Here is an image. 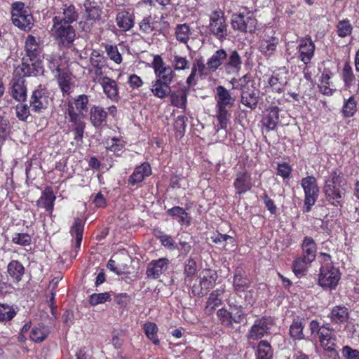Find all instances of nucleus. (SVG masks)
Segmentation results:
<instances>
[{
	"mask_svg": "<svg viewBox=\"0 0 359 359\" xmlns=\"http://www.w3.org/2000/svg\"><path fill=\"white\" fill-rule=\"evenodd\" d=\"M216 95V118L222 129H226L230 122V109L233 107L236 97L232 95L229 90L223 86H218L215 88Z\"/></svg>",
	"mask_w": 359,
	"mask_h": 359,
	"instance_id": "1",
	"label": "nucleus"
},
{
	"mask_svg": "<svg viewBox=\"0 0 359 359\" xmlns=\"http://www.w3.org/2000/svg\"><path fill=\"white\" fill-rule=\"evenodd\" d=\"M343 173L337 169L332 170L325 178L323 192L326 200L334 206L341 205L340 200L345 195Z\"/></svg>",
	"mask_w": 359,
	"mask_h": 359,
	"instance_id": "2",
	"label": "nucleus"
},
{
	"mask_svg": "<svg viewBox=\"0 0 359 359\" xmlns=\"http://www.w3.org/2000/svg\"><path fill=\"white\" fill-rule=\"evenodd\" d=\"M83 7L79 27L83 31L88 32L96 24L102 22L103 8L101 4L95 0H85Z\"/></svg>",
	"mask_w": 359,
	"mask_h": 359,
	"instance_id": "3",
	"label": "nucleus"
},
{
	"mask_svg": "<svg viewBox=\"0 0 359 359\" xmlns=\"http://www.w3.org/2000/svg\"><path fill=\"white\" fill-rule=\"evenodd\" d=\"M217 316L223 327L233 329V323L241 324L246 320L247 314L243 306H235L231 310L223 307L217 311Z\"/></svg>",
	"mask_w": 359,
	"mask_h": 359,
	"instance_id": "4",
	"label": "nucleus"
},
{
	"mask_svg": "<svg viewBox=\"0 0 359 359\" xmlns=\"http://www.w3.org/2000/svg\"><path fill=\"white\" fill-rule=\"evenodd\" d=\"M208 29L220 42L224 41L228 36V25L226 22L224 13L221 10H216L210 15Z\"/></svg>",
	"mask_w": 359,
	"mask_h": 359,
	"instance_id": "5",
	"label": "nucleus"
},
{
	"mask_svg": "<svg viewBox=\"0 0 359 359\" xmlns=\"http://www.w3.org/2000/svg\"><path fill=\"white\" fill-rule=\"evenodd\" d=\"M341 278V273L338 268L330 263L323 264L318 275V284L325 290H334Z\"/></svg>",
	"mask_w": 359,
	"mask_h": 359,
	"instance_id": "6",
	"label": "nucleus"
},
{
	"mask_svg": "<svg viewBox=\"0 0 359 359\" xmlns=\"http://www.w3.org/2000/svg\"><path fill=\"white\" fill-rule=\"evenodd\" d=\"M301 186L304 192V211L309 212L318 199L320 191L319 187L316 177L313 175L303 177L301 181Z\"/></svg>",
	"mask_w": 359,
	"mask_h": 359,
	"instance_id": "7",
	"label": "nucleus"
},
{
	"mask_svg": "<svg viewBox=\"0 0 359 359\" xmlns=\"http://www.w3.org/2000/svg\"><path fill=\"white\" fill-rule=\"evenodd\" d=\"M273 324V320L269 317L257 318L246 333V339L248 341H257L263 338L269 334Z\"/></svg>",
	"mask_w": 359,
	"mask_h": 359,
	"instance_id": "8",
	"label": "nucleus"
},
{
	"mask_svg": "<svg viewBox=\"0 0 359 359\" xmlns=\"http://www.w3.org/2000/svg\"><path fill=\"white\" fill-rule=\"evenodd\" d=\"M152 67L156 77V80L170 86L173 81L175 73L170 66L165 64L161 55H154Z\"/></svg>",
	"mask_w": 359,
	"mask_h": 359,
	"instance_id": "9",
	"label": "nucleus"
},
{
	"mask_svg": "<svg viewBox=\"0 0 359 359\" xmlns=\"http://www.w3.org/2000/svg\"><path fill=\"white\" fill-rule=\"evenodd\" d=\"M257 21L250 13H239L232 16L231 25L234 30L253 33L257 29Z\"/></svg>",
	"mask_w": 359,
	"mask_h": 359,
	"instance_id": "10",
	"label": "nucleus"
},
{
	"mask_svg": "<svg viewBox=\"0 0 359 359\" xmlns=\"http://www.w3.org/2000/svg\"><path fill=\"white\" fill-rule=\"evenodd\" d=\"M217 278V273L208 270L203 273L200 278L199 284H194L191 287V293L194 296L202 297L205 296L208 292L214 287L215 281Z\"/></svg>",
	"mask_w": 359,
	"mask_h": 359,
	"instance_id": "11",
	"label": "nucleus"
},
{
	"mask_svg": "<svg viewBox=\"0 0 359 359\" xmlns=\"http://www.w3.org/2000/svg\"><path fill=\"white\" fill-rule=\"evenodd\" d=\"M55 36L63 44H71L75 38V31L70 24H65L60 20V16L53 18Z\"/></svg>",
	"mask_w": 359,
	"mask_h": 359,
	"instance_id": "12",
	"label": "nucleus"
},
{
	"mask_svg": "<svg viewBox=\"0 0 359 359\" xmlns=\"http://www.w3.org/2000/svg\"><path fill=\"white\" fill-rule=\"evenodd\" d=\"M42 61H30L29 59L22 57V63L19 65L15 74L22 78L28 76H37L43 72Z\"/></svg>",
	"mask_w": 359,
	"mask_h": 359,
	"instance_id": "13",
	"label": "nucleus"
},
{
	"mask_svg": "<svg viewBox=\"0 0 359 359\" xmlns=\"http://www.w3.org/2000/svg\"><path fill=\"white\" fill-rule=\"evenodd\" d=\"M48 104V96L46 90L40 85L32 93L29 107L32 111L40 114L47 109Z\"/></svg>",
	"mask_w": 359,
	"mask_h": 359,
	"instance_id": "14",
	"label": "nucleus"
},
{
	"mask_svg": "<svg viewBox=\"0 0 359 359\" xmlns=\"http://www.w3.org/2000/svg\"><path fill=\"white\" fill-rule=\"evenodd\" d=\"M25 56L24 57L30 61L43 62V46L36 41L34 36L29 34L25 39Z\"/></svg>",
	"mask_w": 359,
	"mask_h": 359,
	"instance_id": "15",
	"label": "nucleus"
},
{
	"mask_svg": "<svg viewBox=\"0 0 359 359\" xmlns=\"http://www.w3.org/2000/svg\"><path fill=\"white\" fill-rule=\"evenodd\" d=\"M10 85L9 93L11 97L19 102L26 101L27 87L25 79L21 76L14 74Z\"/></svg>",
	"mask_w": 359,
	"mask_h": 359,
	"instance_id": "16",
	"label": "nucleus"
},
{
	"mask_svg": "<svg viewBox=\"0 0 359 359\" xmlns=\"http://www.w3.org/2000/svg\"><path fill=\"white\" fill-rule=\"evenodd\" d=\"M251 174L247 170L238 172L235 175L233 187L236 194L243 195L252 188Z\"/></svg>",
	"mask_w": 359,
	"mask_h": 359,
	"instance_id": "17",
	"label": "nucleus"
},
{
	"mask_svg": "<svg viewBox=\"0 0 359 359\" xmlns=\"http://www.w3.org/2000/svg\"><path fill=\"white\" fill-rule=\"evenodd\" d=\"M299 59L305 65L310 63L314 56L315 44L311 37L300 39L298 45Z\"/></svg>",
	"mask_w": 359,
	"mask_h": 359,
	"instance_id": "18",
	"label": "nucleus"
},
{
	"mask_svg": "<svg viewBox=\"0 0 359 359\" xmlns=\"http://www.w3.org/2000/svg\"><path fill=\"white\" fill-rule=\"evenodd\" d=\"M170 262L167 258H159L148 264L146 275L151 279H157L167 270Z\"/></svg>",
	"mask_w": 359,
	"mask_h": 359,
	"instance_id": "19",
	"label": "nucleus"
},
{
	"mask_svg": "<svg viewBox=\"0 0 359 359\" xmlns=\"http://www.w3.org/2000/svg\"><path fill=\"white\" fill-rule=\"evenodd\" d=\"M242 67V59L236 50H232L227 54L224 63V69L226 74H238Z\"/></svg>",
	"mask_w": 359,
	"mask_h": 359,
	"instance_id": "20",
	"label": "nucleus"
},
{
	"mask_svg": "<svg viewBox=\"0 0 359 359\" xmlns=\"http://www.w3.org/2000/svg\"><path fill=\"white\" fill-rule=\"evenodd\" d=\"M97 82L102 86L103 91L107 97L113 100L117 101L119 99V90L117 82L108 77H100Z\"/></svg>",
	"mask_w": 359,
	"mask_h": 359,
	"instance_id": "21",
	"label": "nucleus"
},
{
	"mask_svg": "<svg viewBox=\"0 0 359 359\" xmlns=\"http://www.w3.org/2000/svg\"><path fill=\"white\" fill-rule=\"evenodd\" d=\"M302 255L300 257L308 262H313L316 257L317 245L313 238L305 236L301 244Z\"/></svg>",
	"mask_w": 359,
	"mask_h": 359,
	"instance_id": "22",
	"label": "nucleus"
},
{
	"mask_svg": "<svg viewBox=\"0 0 359 359\" xmlns=\"http://www.w3.org/2000/svg\"><path fill=\"white\" fill-rule=\"evenodd\" d=\"M349 317L350 313L348 309L343 305L334 306L328 314V318L333 324L347 323Z\"/></svg>",
	"mask_w": 359,
	"mask_h": 359,
	"instance_id": "23",
	"label": "nucleus"
},
{
	"mask_svg": "<svg viewBox=\"0 0 359 359\" xmlns=\"http://www.w3.org/2000/svg\"><path fill=\"white\" fill-rule=\"evenodd\" d=\"M279 122V108L271 107L266 110V114L262 119V123L266 131L269 132L275 130Z\"/></svg>",
	"mask_w": 359,
	"mask_h": 359,
	"instance_id": "24",
	"label": "nucleus"
},
{
	"mask_svg": "<svg viewBox=\"0 0 359 359\" xmlns=\"http://www.w3.org/2000/svg\"><path fill=\"white\" fill-rule=\"evenodd\" d=\"M151 174V169L148 163H143L137 166L131 175H130L128 182V184L134 186L142 182L146 177Z\"/></svg>",
	"mask_w": 359,
	"mask_h": 359,
	"instance_id": "25",
	"label": "nucleus"
},
{
	"mask_svg": "<svg viewBox=\"0 0 359 359\" xmlns=\"http://www.w3.org/2000/svg\"><path fill=\"white\" fill-rule=\"evenodd\" d=\"M55 198L56 197L52 188L47 187L42 192L41 197L36 201V206L38 208H45L46 210L51 215L53 210Z\"/></svg>",
	"mask_w": 359,
	"mask_h": 359,
	"instance_id": "26",
	"label": "nucleus"
},
{
	"mask_svg": "<svg viewBox=\"0 0 359 359\" xmlns=\"http://www.w3.org/2000/svg\"><path fill=\"white\" fill-rule=\"evenodd\" d=\"M227 53L223 49L217 50L207 60V70L210 72H216L222 65L224 67L225 60H226Z\"/></svg>",
	"mask_w": 359,
	"mask_h": 359,
	"instance_id": "27",
	"label": "nucleus"
},
{
	"mask_svg": "<svg viewBox=\"0 0 359 359\" xmlns=\"http://www.w3.org/2000/svg\"><path fill=\"white\" fill-rule=\"evenodd\" d=\"M189 88L184 86L179 91H170L169 94L172 104L180 109H185Z\"/></svg>",
	"mask_w": 359,
	"mask_h": 359,
	"instance_id": "28",
	"label": "nucleus"
},
{
	"mask_svg": "<svg viewBox=\"0 0 359 359\" xmlns=\"http://www.w3.org/2000/svg\"><path fill=\"white\" fill-rule=\"evenodd\" d=\"M89 115L92 125L95 128H98L106 121L107 111L100 106L93 105L90 109Z\"/></svg>",
	"mask_w": 359,
	"mask_h": 359,
	"instance_id": "29",
	"label": "nucleus"
},
{
	"mask_svg": "<svg viewBox=\"0 0 359 359\" xmlns=\"http://www.w3.org/2000/svg\"><path fill=\"white\" fill-rule=\"evenodd\" d=\"M13 24L24 31H29L33 23V17L28 12L12 15Z\"/></svg>",
	"mask_w": 359,
	"mask_h": 359,
	"instance_id": "30",
	"label": "nucleus"
},
{
	"mask_svg": "<svg viewBox=\"0 0 359 359\" xmlns=\"http://www.w3.org/2000/svg\"><path fill=\"white\" fill-rule=\"evenodd\" d=\"M252 348L255 351L256 359H273V350L268 341L261 340L256 346Z\"/></svg>",
	"mask_w": 359,
	"mask_h": 359,
	"instance_id": "31",
	"label": "nucleus"
},
{
	"mask_svg": "<svg viewBox=\"0 0 359 359\" xmlns=\"http://www.w3.org/2000/svg\"><path fill=\"white\" fill-rule=\"evenodd\" d=\"M319 341L321 346L328 352L336 353V337L329 328H326L325 332H320Z\"/></svg>",
	"mask_w": 359,
	"mask_h": 359,
	"instance_id": "32",
	"label": "nucleus"
},
{
	"mask_svg": "<svg viewBox=\"0 0 359 359\" xmlns=\"http://www.w3.org/2000/svg\"><path fill=\"white\" fill-rule=\"evenodd\" d=\"M258 102L259 95L255 90L248 88L241 93V102L247 107L255 109Z\"/></svg>",
	"mask_w": 359,
	"mask_h": 359,
	"instance_id": "33",
	"label": "nucleus"
},
{
	"mask_svg": "<svg viewBox=\"0 0 359 359\" xmlns=\"http://www.w3.org/2000/svg\"><path fill=\"white\" fill-rule=\"evenodd\" d=\"M117 26L124 32L130 30L134 25V17L128 11L119 12L116 17Z\"/></svg>",
	"mask_w": 359,
	"mask_h": 359,
	"instance_id": "34",
	"label": "nucleus"
},
{
	"mask_svg": "<svg viewBox=\"0 0 359 359\" xmlns=\"http://www.w3.org/2000/svg\"><path fill=\"white\" fill-rule=\"evenodd\" d=\"M7 272L13 281L18 283L25 274V267L18 260H12L7 266Z\"/></svg>",
	"mask_w": 359,
	"mask_h": 359,
	"instance_id": "35",
	"label": "nucleus"
},
{
	"mask_svg": "<svg viewBox=\"0 0 359 359\" xmlns=\"http://www.w3.org/2000/svg\"><path fill=\"white\" fill-rule=\"evenodd\" d=\"M250 283L241 270L236 271L233 277V286L236 293L245 291Z\"/></svg>",
	"mask_w": 359,
	"mask_h": 359,
	"instance_id": "36",
	"label": "nucleus"
},
{
	"mask_svg": "<svg viewBox=\"0 0 359 359\" xmlns=\"http://www.w3.org/2000/svg\"><path fill=\"white\" fill-rule=\"evenodd\" d=\"M89 97L87 95L82 94L76 97L72 102H69L68 104H72L74 111L76 113L84 114L88 109Z\"/></svg>",
	"mask_w": 359,
	"mask_h": 359,
	"instance_id": "37",
	"label": "nucleus"
},
{
	"mask_svg": "<svg viewBox=\"0 0 359 359\" xmlns=\"http://www.w3.org/2000/svg\"><path fill=\"white\" fill-rule=\"evenodd\" d=\"M84 222L80 218H76L71 228L70 233L75 238V248L79 249L83 239Z\"/></svg>",
	"mask_w": 359,
	"mask_h": 359,
	"instance_id": "38",
	"label": "nucleus"
},
{
	"mask_svg": "<svg viewBox=\"0 0 359 359\" xmlns=\"http://www.w3.org/2000/svg\"><path fill=\"white\" fill-rule=\"evenodd\" d=\"M311 263L312 262H308V261L303 257L298 256L292 262V271L297 277H303L306 275L309 266Z\"/></svg>",
	"mask_w": 359,
	"mask_h": 359,
	"instance_id": "39",
	"label": "nucleus"
},
{
	"mask_svg": "<svg viewBox=\"0 0 359 359\" xmlns=\"http://www.w3.org/2000/svg\"><path fill=\"white\" fill-rule=\"evenodd\" d=\"M176 39L182 43L187 44L191 35V28L189 25L178 24L175 29Z\"/></svg>",
	"mask_w": 359,
	"mask_h": 359,
	"instance_id": "40",
	"label": "nucleus"
},
{
	"mask_svg": "<svg viewBox=\"0 0 359 359\" xmlns=\"http://www.w3.org/2000/svg\"><path fill=\"white\" fill-rule=\"evenodd\" d=\"M278 43V39L271 37L270 39H262L259 42V49L266 56H271L273 54Z\"/></svg>",
	"mask_w": 359,
	"mask_h": 359,
	"instance_id": "41",
	"label": "nucleus"
},
{
	"mask_svg": "<svg viewBox=\"0 0 359 359\" xmlns=\"http://www.w3.org/2000/svg\"><path fill=\"white\" fill-rule=\"evenodd\" d=\"M62 11L63 18H60L62 22L71 24L77 20L79 14L76 7L73 4H65Z\"/></svg>",
	"mask_w": 359,
	"mask_h": 359,
	"instance_id": "42",
	"label": "nucleus"
},
{
	"mask_svg": "<svg viewBox=\"0 0 359 359\" xmlns=\"http://www.w3.org/2000/svg\"><path fill=\"white\" fill-rule=\"evenodd\" d=\"M219 297L220 294L218 290H215L210 294L205 308V313L207 315H212L215 309L222 304V299Z\"/></svg>",
	"mask_w": 359,
	"mask_h": 359,
	"instance_id": "43",
	"label": "nucleus"
},
{
	"mask_svg": "<svg viewBox=\"0 0 359 359\" xmlns=\"http://www.w3.org/2000/svg\"><path fill=\"white\" fill-rule=\"evenodd\" d=\"M151 90L153 95L161 99H163L169 95L171 89L169 85L164 84L163 83L155 80L152 82V88Z\"/></svg>",
	"mask_w": 359,
	"mask_h": 359,
	"instance_id": "44",
	"label": "nucleus"
},
{
	"mask_svg": "<svg viewBox=\"0 0 359 359\" xmlns=\"http://www.w3.org/2000/svg\"><path fill=\"white\" fill-rule=\"evenodd\" d=\"M304 320L300 318L294 319L290 327V335L294 340H301L304 338L303 330L304 325Z\"/></svg>",
	"mask_w": 359,
	"mask_h": 359,
	"instance_id": "45",
	"label": "nucleus"
},
{
	"mask_svg": "<svg viewBox=\"0 0 359 359\" xmlns=\"http://www.w3.org/2000/svg\"><path fill=\"white\" fill-rule=\"evenodd\" d=\"M155 236L160 241L161 245L165 248L170 250L176 249V243L171 236L165 234L161 231H157L155 233Z\"/></svg>",
	"mask_w": 359,
	"mask_h": 359,
	"instance_id": "46",
	"label": "nucleus"
},
{
	"mask_svg": "<svg viewBox=\"0 0 359 359\" xmlns=\"http://www.w3.org/2000/svg\"><path fill=\"white\" fill-rule=\"evenodd\" d=\"M144 331L146 336L155 345L159 344V339L157 336L158 327L154 323H147L144 325Z\"/></svg>",
	"mask_w": 359,
	"mask_h": 359,
	"instance_id": "47",
	"label": "nucleus"
},
{
	"mask_svg": "<svg viewBox=\"0 0 359 359\" xmlns=\"http://www.w3.org/2000/svg\"><path fill=\"white\" fill-rule=\"evenodd\" d=\"M111 293L112 292L94 293L89 297V304L95 306L100 304H104L107 302H110L111 300Z\"/></svg>",
	"mask_w": 359,
	"mask_h": 359,
	"instance_id": "48",
	"label": "nucleus"
},
{
	"mask_svg": "<svg viewBox=\"0 0 359 359\" xmlns=\"http://www.w3.org/2000/svg\"><path fill=\"white\" fill-rule=\"evenodd\" d=\"M15 315L16 312L12 306L0 304V322L10 321Z\"/></svg>",
	"mask_w": 359,
	"mask_h": 359,
	"instance_id": "49",
	"label": "nucleus"
},
{
	"mask_svg": "<svg viewBox=\"0 0 359 359\" xmlns=\"http://www.w3.org/2000/svg\"><path fill=\"white\" fill-rule=\"evenodd\" d=\"M171 63L175 70L177 71L188 69L191 66V63L187 57H183L179 55H172Z\"/></svg>",
	"mask_w": 359,
	"mask_h": 359,
	"instance_id": "50",
	"label": "nucleus"
},
{
	"mask_svg": "<svg viewBox=\"0 0 359 359\" xmlns=\"http://www.w3.org/2000/svg\"><path fill=\"white\" fill-rule=\"evenodd\" d=\"M197 271V264L194 258L189 257L184 262V280L187 282L188 279L192 278Z\"/></svg>",
	"mask_w": 359,
	"mask_h": 359,
	"instance_id": "51",
	"label": "nucleus"
},
{
	"mask_svg": "<svg viewBox=\"0 0 359 359\" xmlns=\"http://www.w3.org/2000/svg\"><path fill=\"white\" fill-rule=\"evenodd\" d=\"M90 62L95 67H105L107 66V59L102 55L99 50H93L90 56Z\"/></svg>",
	"mask_w": 359,
	"mask_h": 359,
	"instance_id": "52",
	"label": "nucleus"
},
{
	"mask_svg": "<svg viewBox=\"0 0 359 359\" xmlns=\"http://www.w3.org/2000/svg\"><path fill=\"white\" fill-rule=\"evenodd\" d=\"M67 113L69 117V121L72 123V126L86 125V123L83 121L85 115L80 113H76L74 111L72 104H68Z\"/></svg>",
	"mask_w": 359,
	"mask_h": 359,
	"instance_id": "53",
	"label": "nucleus"
},
{
	"mask_svg": "<svg viewBox=\"0 0 359 359\" xmlns=\"http://www.w3.org/2000/svg\"><path fill=\"white\" fill-rule=\"evenodd\" d=\"M188 118L185 116H178L174 123V128L177 137H182L185 133Z\"/></svg>",
	"mask_w": 359,
	"mask_h": 359,
	"instance_id": "54",
	"label": "nucleus"
},
{
	"mask_svg": "<svg viewBox=\"0 0 359 359\" xmlns=\"http://www.w3.org/2000/svg\"><path fill=\"white\" fill-rule=\"evenodd\" d=\"M356 111V102L355 101L354 97H350L347 100L345 101L342 113L345 117L353 116Z\"/></svg>",
	"mask_w": 359,
	"mask_h": 359,
	"instance_id": "55",
	"label": "nucleus"
},
{
	"mask_svg": "<svg viewBox=\"0 0 359 359\" xmlns=\"http://www.w3.org/2000/svg\"><path fill=\"white\" fill-rule=\"evenodd\" d=\"M12 242L21 246H28L32 243V237L27 233H15L12 237Z\"/></svg>",
	"mask_w": 359,
	"mask_h": 359,
	"instance_id": "56",
	"label": "nucleus"
},
{
	"mask_svg": "<svg viewBox=\"0 0 359 359\" xmlns=\"http://www.w3.org/2000/svg\"><path fill=\"white\" fill-rule=\"evenodd\" d=\"M338 35L340 37H346L351 34L353 27L347 19L341 20L337 26Z\"/></svg>",
	"mask_w": 359,
	"mask_h": 359,
	"instance_id": "57",
	"label": "nucleus"
},
{
	"mask_svg": "<svg viewBox=\"0 0 359 359\" xmlns=\"http://www.w3.org/2000/svg\"><path fill=\"white\" fill-rule=\"evenodd\" d=\"M47 337V334L44 331V327L42 325L34 327L30 333V339L35 342H41Z\"/></svg>",
	"mask_w": 359,
	"mask_h": 359,
	"instance_id": "58",
	"label": "nucleus"
},
{
	"mask_svg": "<svg viewBox=\"0 0 359 359\" xmlns=\"http://www.w3.org/2000/svg\"><path fill=\"white\" fill-rule=\"evenodd\" d=\"M342 77L345 83V86L350 87L355 81V76L353 72L352 67L346 63L342 70Z\"/></svg>",
	"mask_w": 359,
	"mask_h": 359,
	"instance_id": "59",
	"label": "nucleus"
},
{
	"mask_svg": "<svg viewBox=\"0 0 359 359\" xmlns=\"http://www.w3.org/2000/svg\"><path fill=\"white\" fill-rule=\"evenodd\" d=\"M269 85L271 88L273 92L277 93H282L284 91L285 83L283 81H280V79L277 75L271 76L269 79Z\"/></svg>",
	"mask_w": 359,
	"mask_h": 359,
	"instance_id": "60",
	"label": "nucleus"
},
{
	"mask_svg": "<svg viewBox=\"0 0 359 359\" xmlns=\"http://www.w3.org/2000/svg\"><path fill=\"white\" fill-rule=\"evenodd\" d=\"M105 49L107 55L111 60H113L116 64L121 63L122 56L116 46L107 45Z\"/></svg>",
	"mask_w": 359,
	"mask_h": 359,
	"instance_id": "61",
	"label": "nucleus"
},
{
	"mask_svg": "<svg viewBox=\"0 0 359 359\" xmlns=\"http://www.w3.org/2000/svg\"><path fill=\"white\" fill-rule=\"evenodd\" d=\"M57 81L60 86V88L63 93L69 94L70 93L71 89V82L68 78V76L65 74H58Z\"/></svg>",
	"mask_w": 359,
	"mask_h": 359,
	"instance_id": "62",
	"label": "nucleus"
},
{
	"mask_svg": "<svg viewBox=\"0 0 359 359\" xmlns=\"http://www.w3.org/2000/svg\"><path fill=\"white\" fill-rule=\"evenodd\" d=\"M47 60L48 62V68L51 72L57 74H60L61 71L60 68L61 62L60 57L55 55H50L48 56Z\"/></svg>",
	"mask_w": 359,
	"mask_h": 359,
	"instance_id": "63",
	"label": "nucleus"
},
{
	"mask_svg": "<svg viewBox=\"0 0 359 359\" xmlns=\"http://www.w3.org/2000/svg\"><path fill=\"white\" fill-rule=\"evenodd\" d=\"M341 354L344 359H359V351L349 346L342 348Z\"/></svg>",
	"mask_w": 359,
	"mask_h": 359,
	"instance_id": "64",
	"label": "nucleus"
}]
</instances>
